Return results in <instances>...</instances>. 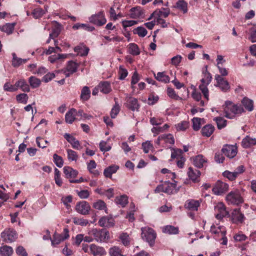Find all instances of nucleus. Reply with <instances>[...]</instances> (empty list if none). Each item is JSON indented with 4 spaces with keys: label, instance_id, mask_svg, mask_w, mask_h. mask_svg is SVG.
<instances>
[{
    "label": "nucleus",
    "instance_id": "obj_56",
    "mask_svg": "<svg viewBox=\"0 0 256 256\" xmlns=\"http://www.w3.org/2000/svg\"><path fill=\"white\" fill-rule=\"evenodd\" d=\"M28 97L26 94H20L16 96V100L20 103L26 104Z\"/></svg>",
    "mask_w": 256,
    "mask_h": 256
},
{
    "label": "nucleus",
    "instance_id": "obj_3",
    "mask_svg": "<svg viewBox=\"0 0 256 256\" xmlns=\"http://www.w3.org/2000/svg\"><path fill=\"white\" fill-rule=\"evenodd\" d=\"M176 182H170L168 181L164 182L162 184L158 186L154 190L155 192H163L168 194H172L176 188Z\"/></svg>",
    "mask_w": 256,
    "mask_h": 256
},
{
    "label": "nucleus",
    "instance_id": "obj_35",
    "mask_svg": "<svg viewBox=\"0 0 256 256\" xmlns=\"http://www.w3.org/2000/svg\"><path fill=\"white\" fill-rule=\"evenodd\" d=\"M156 79L158 80L164 82L168 83L170 81V77L166 74L164 72H158L156 74H154Z\"/></svg>",
    "mask_w": 256,
    "mask_h": 256
},
{
    "label": "nucleus",
    "instance_id": "obj_21",
    "mask_svg": "<svg viewBox=\"0 0 256 256\" xmlns=\"http://www.w3.org/2000/svg\"><path fill=\"white\" fill-rule=\"evenodd\" d=\"M160 136L162 137V147L168 146V144H174V138L170 134H162Z\"/></svg>",
    "mask_w": 256,
    "mask_h": 256
},
{
    "label": "nucleus",
    "instance_id": "obj_58",
    "mask_svg": "<svg viewBox=\"0 0 256 256\" xmlns=\"http://www.w3.org/2000/svg\"><path fill=\"white\" fill-rule=\"evenodd\" d=\"M192 127L194 130H198L201 126V118H194L192 120Z\"/></svg>",
    "mask_w": 256,
    "mask_h": 256
},
{
    "label": "nucleus",
    "instance_id": "obj_4",
    "mask_svg": "<svg viewBox=\"0 0 256 256\" xmlns=\"http://www.w3.org/2000/svg\"><path fill=\"white\" fill-rule=\"evenodd\" d=\"M141 230L142 238L148 242L150 246H152L156 235L154 230L148 227L142 228Z\"/></svg>",
    "mask_w": 256,
    "mask_h": 256
},
{
    "label": "nucleus",
    "instance_id": "obj_51",
    "mask_svg": "<svg viewBox=\"0 0 256 256\" xmlns=\"http://www.w3.org/2000/svg\"><path fill=\"white\" fill-rule=\"evenodd\" d=\"M214 120L216 122L218 129H222L226 125V120L222 117H216Z\"/></svg>",
    "mask_w": 256,
    "mask_h": 256
},
{
    "label": "nucleus",
    "instance_id": "obj_6",
    "mask_svg": "<svg viewBox=\"0 0 256 256\" xmlns=\"http://www.w3.org/2000/svg\"><path fill=\"white\" fill-rule=\"evenodd\" d=\"M1 238L6 242H12L16 240L17 234L14 230L8 228L1 233Z\"/></svg>",
    "mask_w": 256,
    "mask_h": 256
},
{
    "label": "nucleus",
    "instance_id": "obj_50",
    "mask_svg": "<svg viewBox=\"0 0 256 256\" xmlns=\"http://www.w3.org/2000/svg\"><path fill=\"white\" fill-rule=\"evenodd\" d=\"M12 64L14 67L18 68L22 64V58H18L15 53H12Z\"/></svg>",
    "mask_w": 256,
    "mask_h": 256
},
{
    "label": "nucleus",
    "instance_id": "obj_18",
    "mask_svg": "<svg viewBox=\"0 0 256 256\" xmlns=\"http://www.w3.org/2000/svg\"><path fill=\"white\" fill-rule=\"evenodd\" d=\"M90 253L94 256H104L106 252L104 249L101 246H98L94 244H92L90 246Z\"/></svg>",
    "mask_w": 256,
    "mask_h": 256
},
{
    "label": "nucleus",
    "instance_id": "obj_24",
    "mask_svg": "<svg viewBox=\"0 0 256 256\" xmlns=\"http://www.w3.org/2000/svg\"><path fill=\"white\" fill-rule=\"evenodd\" d=\"M188 174L189 178L194 182H197L199 180L198 178L200 175V172L198 170H194L192 167H190Z\"/></svg>",
    "mask_w": 256,
    "mask_h": 256
},
{
    "label": "nucleus",
    "instance_id": "obj_61",
    "mask_svg": "<svg viewBox=\"0 0 256 256\" xmlns=\"http://www.w3.org/2000/svg\"><path fill=\"white\" fill-rule=\"evenodd\" d=\"M73 222L75 224L77 225H80L81 226H86L88 223V220H86L84 218H73Z\"/></svg>",
    "mask_w": 256,
    "mask_h": 256
},
{
    "label": "nucleus",
    "instance_id": "obj_9",
    "mask_svg": "<svg viewBox=\"0 0 256 256\" xmlns=\"http://www.w3.org/2000/svg\"><path fill=\"white\" fill-rule=\"evenodd\" d=\"M214 79L216 82V86L220 88L224 92L229 90L230 86L228 82L219 74H216L214 76Z\"/></svg>",
    "mask_w": 256,
    "mask_h": 256
},
{
    "label": "nucleus",
    "instance_id": "obj_40",
    "mask_svg": "<svg viewBox=\"0 0 256 256\" xmlns=\"http://www.w3.org/2000/svg\"><path fill=\"white\" fill-rule=\"evenodd\" d=\"M119 238L122 244L126 246L130 245V238L129 234L126 232H122L120 234Z\"/></svg>",
    "mask_w": 256,
    "mask_h": 256
},
{
    "label": "nucleus",
    "instance_id": "obj_60",
    "mask_svg": "<svg viewBox=\"0 0 256 256\" xmlns=\"http://www.w3.org/2000/svg\"><path fill=\"white\" fill-rule=\"evenodd\" d=\"M4 90L6 92H16L17 90V88L16 86V84L14 85H12L9 82H6L4 86Z\"/></svg>",
    "mask_w": 256,
    "mask_h": 256
},
{
    "label": "nucleus",
    "instance_id": "obj_36",
    "mask_svg": "<svg viewBox=\"0 0 256 256\" xmlns=\"http://www.w3.org/2000/svg\"><path fill=\"white\" fill-rule=\"evenodd\" d=\"M178 227L172 226H166L162 228V232L169 234H176L178 233Z\"/></svg>",
    "mask_w": 256,
    "mask_h": 256
},
{
    "label": "nucleus",
    "instance_id": "obj_20",
    "mask_svg": "<svg viewBox=\"0 0 256 256\" xmlns=\"http://www.w3.org/2000/svg\"><path fill=\"white\" fill-rule=\"evenodd\" d=\"M98 224L102 227H112L114 225V220L112 217L103 216L98 222Z\"/></svg>",
    "mask_w": 256,
    "mask_h": 256
},
{
    "label": "nucleus",
    "instance_id": "obj_31",
    "mask_svg": "<svg viewBox=\"0 0 256 256\" xmlns=\"http://www.w3.org/2000/svg\"><path fill=\"white\" fill-rule=\"evenodd\" d=\"M64 173L66 177L68 178H70L76 177L78 174V172L74 170L70 166H64Z\"/></svg>",
    "mask_w": 256,
    "mask_h": 256
},
{
    "label": "nucleus",
    "instance_id": "obj_42",
    "mask_svg": "<svg viewBox=\"0 0 256 256\" xmlns=\"http://www.w3.org/2000/svg\"><path fill=\"white\" fill-rule=\"evenodd\" d=\"M144 12L140 8H133L130 10V17L133 18H136L142 17Z\"/></svg>",
    "mask_w": 256,
    "mask_h": 256
},
{
    "label": "nucleus",
    "instance_id": "obj_59",
    "mask_svg": "<svg viewBox=\"0 0 256 256\" xmlns=\"http://www.w3.org/2000/svg\"><path fill=\"white\" fill-rule=\"evenodd\" d=\"M153 148V146L150 141H146L142 144V148L146 154L148 153Z\"/></svg>",
    "mask_w": 256,
    "mask_h": 256
},
{
    "label": "nucleus",
    "instance_id": "obj_26",
    "mask_svg": "<svg viewBox=\"0 0 256 256\" xmlns=\"http://www.w3.org/2000/svg\"><path fill=\"white\" fill-rule=\"evenodd\" d=\"M214 127L212 124H208L204 126L202 129L201 132L203 136L209 137L214 130Z\"/></svg>",
    "mask_w": 256,
    "mask_h": 256
},
{
    "label": "nucleus",
    "instance_id": "obj_39",
    "mask_svg": "<svg viewBox=\"0 0 256 256\" xmlns=\"http://www.w3.org/2000/svg\"><path fill=\"white\" fill-rule=\"evenodd\" d=\"M128 51L133 56H138L140 54V50L138 45L134 43H130L128 44Z\"/></svg>",
    "mask_w": 256,
    "mask_h": 256
},
{
    "label": "nucleus",
    "instance_id": "obj_64",
    "mask_svg": "<svg viewBox=\"0 0 256 256\" xmlns=\"http://www.w3.org/2000/svg\"><path fill=\"white\" fill-rule=\"evenodd\" d=\"M248 39L252 42H256V28H252L250 30V34Z\"/></svg>",
    "mask_w": 256,
    "mask_h": 256
},
{
    "label": "nucleus",
    "instance_id": "obj_34",
    "mask_svg": "<svg viewBox=\"0 0 256 256\" xmlns=\"http://www.w3.org/2000/svg\"><path fill=\"white\" fill-rule=\"evenodd\" d=\"M13 252L12 248L7 245L2 246L0 248V256H11Z\"/></svg>",
    "mask_w": 256,
    "mask_h": 256
},
{
    "label": "nucleus",
    "instance_id": "obj_37",
    "mask_svg": "<svg viewBox=\"0 0 256 256\" xmlns=\"http://www.w3.org/2000/svg\"><path fill=\"white\" fill-rule=\"evenodd\" d=\"M90 97V90L87 86H84L80 94V99L82 101H87Z\"/></svg>",
    "mask_w": 256,
    "mask_h": 256
},
{
    "label": "nucleus",
    "instance_id": "obj_12",
    "mask_svg": "<svg viewBox=\"0 0 256 256\" xmlns=\"http://www.w3.org/2000/svg\"><path fill=\"white\" fill-rule=\"evenodd\" d=\"M222 152L226 156L232 158L236 156L237 148L234 146L226 144L223 147Z\"/></svg>",
    "mask_w": 256,
    "mask_h": 256
},
{
    "label": "nucleus",
    "instance_id": "obj_25",
    "mask_svg": "<svg viewBox=\"0 0 256 256\" xmlns=\"http://www.w3.org/2000/svg\"><path fill=\"white\" fill-rule=\"evenodd\" d=\"M100 90L104 94H106L112 91L110 84L107 81L100 82L98 85Z\"/></svg>",
    "mask_w": 256,
    "mask_h": 256
},
{
    "label": "nucleus",
    "instance_id": "obj_57",
    "mask_svg": "<svg viewBox=\"0 0 256 256\" xmlns=\"http://www.w3.org/2000/svg\"><path fill=\"white\" fill-rule=\"evenodd\" d=\"M53 158L54 161L58 167L61 168L62 166L64 164V161L60 156H59L55 154L53 156Z\"/></svg>",
    "mask_w": 256,
    "mask_h": 256
},
{
    "label": "nucleus",
    "instance_id": "obj_22",
    "mask_svg": "<svg viewBox=\"0 0 256 256\" xmlns=\"http://www.w3.org/2000/svg\"><path fill=\"white\" fill-rule=\"evenodd\" d=\"M64 138L72 145V147L76 150H78L80 146V143L74 137L69 134L66 133L64 136Z\"/></svg>",
    "mask_w": 256,
    "mask_h": 256
},
{
    "label": "nucleus",
    "instance_id": "obj_16",
    "mask_svg": "<svg viewBox=\"0 0 256 256\" xmlns=\"http://www.w3.org/2000/svg\"><path fill=\"white\" fill-rule=\"evenodd\" d=\"M170 14V10L168 8H162L161 9L156 10L148 18V20H150L152 17L154 18H166Z\"/></svg>",
    "mask_w": 256,
    "mask_h": 256
},
{
    "label": "nucleus",
    "instance_id": "obj_28",
    "mask_svg": "<svg viewBox=\"0 0 256 256\" xmlns=\"http://www.w3.org/2000/svg\"><path fill=\"white\" fill-rule=\"evenodd\" d=\"M200 204L198 200H187L185 206L186 208L191 210H197L198 208L200 206Z\"/></svg>",
    "mask_w": 256,
    "mask_h": 256
},
{
    "label": "nucleus",
    "instance_id": "obj_15",
    "mask_svg": "<svg viewBox=\"0 0 256 256\" xmlns=\"http://www.w3.org/2000/svg\"><path fill=\"white\" fill-rule=\"evenodd\" d=\"M244 215L240 212L239 209L233 210L231 214V220L234 224H241L244 220Z\"/></svg>",
    "mask_w": 256,
    "mask_h": 256
},
{
    "label": "nucleus",
    "instance_id": "obj_8",
    "mask_svg": "<svg viewBox=\"0 0 256 256\" xmlns=\"http://www.w3.org/2000/svg\"><path fill=\"white\" fill-rule=\"evenodd\" d=\"M69 237L68 230V228H65L64 230L63 233L62 234H58L55 233L54 236L52 239H51L52 244L53 246L59 244L61 242L68 238Z\"/></svg>",
    "mask_w": 256,
    "mask_h": 256
},
{
    "label": "nucleus",
    "instance_id": "obj_48",
    "mask_svg": "<svg viewBox=\"0 0 256 256\" xmlns=\"http://www.w3.org/2000/svg\"><path fill=\"white\" fill-rule=\"evenodd\" d=\"M134 34H137L140 37L145 36L148 33L146 30L142 26H138L133 30Z\"/></svg>",
    "mask_w": 256,
    "mask_h": 256
},
{
    "label": "nucleus",
    "instance_id": "obj_45",
    "mask_svg": "<svg viewBox=\"0 0 256 256\" xmlns=\"http://www.w3.org/2000/svg\"><path fill=\"white\" fill-rule=\"evenodd\" d=\"M243 106L249 111L253 110V102L251 100L244 98L242 102Z\"/></svg>",
    "mask_w": 256,
    "mask_h": 256
},
{
    "label": "nucleus",
    "instance_id": "obj_32",
    "mask_svg": "<svg viewBox=\"0 0 256 256\" xmlns=\"http://www.w3.org/2000/svg\"><path fill=\"white\" fill-rule=\"evenodd\" d=\"M118 168V166L116 165L110 166L104 169V174L106 177L110 178L112 174L116 173Z\"/></svg>",
    "mask_w": 256,
    "mask_h": 256
},
{
    "label": "nucleus",
    "instance_id": "obj_10",
    "mask_svg": "<svg viewBox=\"0 0 256 256\" xmlns=\"http://www.w3.org/2000/svg\"><path fill=\"white\" fill-rule=\"evenodd\" d=\"M228 189V185L225 182L220 181L217 182L212 188V192L216 195H221Z\"/></svg>",
    "mask_w": 256,
    "mask_h": 256
},
{
    "label": "nucleus",
    "instance_id": "obj_11",
    "mask_svg": "<svg viewBox=\"0 0 256 256\" xmlns=\"http://www.w3.org/2000/svg\"><path fill=\"white\" fill-rule=\"evenodd\" d=\"M89 20L91 23L99 26L104 24L106 21L103 12H100L92 16Z\"/></svg>",
    "mask_w": 256,
    "mask_h": 256
},
{
    "label": "nucleus",
    "instance_id": "obj_54",
    "mask_svg": "<svg viewBox=\"0 0 256 256\" xmlns=\"http://www.w3.org/2000/svg\"><path fill=\"white\" fill-rule=\"evenodd\" d=\"M68 158L70 160L76 161L78 158L77 153L70 149L67 150Z\"/></svg>",
    "mask_w": 256,
    "mask_h": 256
},
{
    "label": "nucleus",
    "instance_id": "obj_33",
    "mask_svg": "<svg viewBox=\"0 0 256 256\" xmlns=\"http://www.w3.org/2000/svg\"><path fill=\"white\" fill-rule=\"evenodd\" d=\"M193 162L196 167L201 168L204 166V164L206 162V160L202 155L200 154L194 158Z\"/></svg>",
    "mask_w": 256,
    "mask_h": 256
},
{
    "label": "nucleus",
    "instance_id": "obj_44",
    "mask_svg": "<svg viewBox=\"0 0 256 256\" xmlns=\"http://www.w3.org/2000/svg\"><path fill=\"white\" fill-rule=\"evenodd\" d=\"M61 31L60 26L58 24L55 25L52 28V32L50 33V38L53 40L58 36Z\"/></svg>",
    "mask_w": 256,
    "mask_h": 256
},
{
    "label": "nucleus",
    "instance_id": "obj_13",
    "mask_svg": "<svg viewBox=\"0 0 256 256\" xmlns=\"http://www.w3.org/2000/svg\"><path fill=\"white\" fill-rule=\"evenodd\" d=\"M90 208V204L86 201L80 202L78 203L76 206L77 212L83 215L88 214Z\"/></svg>",
    "mask_w": 256,
    "mask_h": 256
},
{
    "label": "nucleus",
    "instance_id": "obj_55",
    "mask_svg": "<svg viewBox=\"0 0 256 256\" xmlns=\"http://www.w3.org/2000/svg\"><path fill=\"white\" fill-rule=\"evenodd\" d=\"M93 207L94 208L98 210H102L106 208V204L104 201L102 200H98V201L94 203Z\"/></svg>",
    "mask_w": 256,
    "mask_h": 256
},
{
    "label": "nucleus",
    "instance_id": "obj_49",
    "mask_svg": "<svg viewBox=\"0 0 256 256\" xmlns=\"http://www.w3.org/2000/svg\"><path fill=\"white\" fill-rule=\"evenodd\" d=\"M96 164L94 160H91L88 164V169L95 176H98V172L97 170H94V169L96 168Z\"/></svg>",
    "mask_w": 256,
    "mask_h": 256
},
{
    "label": "nucleus",
    "instance_id": "obj_19",
    "mask_svg": "<svg viewBox=\"0 0 256 256\" xmlns=\"http://www.w3.org/2000/svg\"><path fill=\"white\" fill-rule=\"evenodd\" d=\"M126 106L132 111L138 110L139 108V104L137 99L133 97L128 96L126 98Z\"/></svg>",
    "mask_w": 256,
    "mask_h": 256
},
{
    "label": "nucleus",
    "instance_id": "obj_5",
    "mask_svg": "<svg viewBox=\"0 0 256 256\" xmlns=\"http://www.w3.org/2000/svg\"><path fill=\"white\" fill-rule=\"evenodd\" d=\"M226 200L229 204L238 205L243 202V198L240 192L235 190L229 192L226 196Z\"/></svg>",
    "mask_w": 256,
    "mask_h": 256
},
{
    "label": "nucleus",
    "instance_id": "obj_2",
    "mask_svg": "<svg viewBox=\"0 0 256 256\" xmlns=\"http://www.w3.org/2000/svg\"><path fill=\"white\" fill-rule=\"evenodd\" d=\"M88 234L93 236L94 240L98 242H106L110 238L109 232L106 229L93 228L89 232Z\"/></svg>",
    "mask_w": 256,
    "mask_h": 256
},
{
    "label": "nucleus",
    "instance_id": "obj_46",
    "mask_svg": "<svg viewBox=\"0 0 256 256\" xmlns=\"http://www.w3.org/2000/svg\"><path fill=\"white\" fill-rule=\"evenodd\" d=\"M14 24L8 23L0 28V30L8 34H10L12 32L14 29Z\"/></svg>",
    "mask_w": 256,
    "mask_h": 256
},
{
    "label": "nucleus",
    "instance_id": "obj_62",
    "mask_svg": "<svg viewBox=\"0 0 256 256\" xmlns=\"http://www.w3.org/2000/svg\"><path fill=\"white\" fill-rule=\"evenodd\" d=\"M224 176L228 178L230 180H234L238 176L234 172H230L229 171H225L224 173Z\"/></svg>",
    "mask_w": 256,
    "mask_h": 256
},
{
    "label": "nucleus",
    "instance_id": "obj_47",
    "mask_svg": "<svg viewBox=\"0 0 256 256\" xmlns=\"http://www.w3.org/2000/svg\"><path fill=\"white\" fill-rule=\"evenodd\" d=\"M116 100L117 98H114L115 104L112 108L110 112V116L112 118H114L116 117V116L119 113L120 110V107L118 104V102L116 101Z\"/></svg>",
    "mask_w": 256,
    "mask_h": 256
},
{
    "label": "nucleus",
    "instance_id": "obj_7",
    "mask_svg": "<svg viewBox=\"0 0 256 256\" xmlns=\"http://www.w3.org/2000/svg\"><path fill=\"white\" fill-rule=\"evenodd\" d=\"M216 218L218 220H222L224 217L228 215V212L226 210V208L222 202H218L214 206Z\"/></svg>",
    "mask_w": 256,
    "mask_h": 256
},
{
    "label": "nucleus",
    "instance_id": "obj_52",
    "mask_svg": "<svg viewBox=\"0 0 256 256\" xmlns=\"http://www.w3.org/2000/svg\"><path fill=\"white\" fill-rule=\"evenodd\" d=\"M212 79V76L208 72H206L204 74V78L200 80L201 84L208 86L210 83Z\"/></svg>",
    "mask_w": 256,
    "mask_h": 256
},
{
    "label": "nucleus",
    "instance_id": "obj_29",
    "mask_svg": "<svg viewBox=\"0 0 256 256\" xmlns=\"http://www.w3.org/2000/svg\"><path fill=\"white\" fill-rule=\"evenodd\" d=\"M16 86L17 88H20L22 91L24 92H29L30 88L29 85L24 79H20L16 82Z\"/></svg>",
    "mask_w": 256,
    "mask_h": 256
},
{
    "label": "nucleus",
    "instance_id": "obj_17",
    "mask_svg": "<svg viewBox=\"0 0 256 256\" xmlns=\"http://www.w3.org/2000/svg\"><path fill=\"white\" fill-rule=\"evenodd\" d=\"M210 232L212 234L216 235L215 238L218 240L220 235L226 234V228L223 226H216L215 225H212L210 227Z\"/></svg>",
    "mask_w": 256,
    "mask_h": 256
},
{
    "label": "nucleus",
    "instance_id": "obj_63",
    "mask_svg": "<svg viewBox=\"0 0 256 256\" xmlns=\"http://www.w3.org/2000/svg\"><path fill=\"white\" fill-rule=\"evenodd\" d=\"M188 126V123L186 121H183L180 123L178 124L176 126V128L178 130H186Z\"/></svg>",
    "mask_w": 256,
    "mask_h": 256
},
{
    "label": "nucleus",
    "instance_id": "obj_14",
    "mask_svg": "<svg viewBox=\"0 0 256 256\" xmlns=\"http://www.w3.org/2000/svg\"><path fill=\"white\" fill-rule=\"evenodd\" d=\"M78 64L73 61H69L66 65V69L63 70L64 74L66 77L70 76L72 74L76 72L78 68Z\"/></svg>",
    "mask_w": 256,
    "mask_h": 256
},
{
    "label": "nucleus",
    "instance_id": "obj_30",
    "mask_svg": "<svg viewBox=\"0 0 256 256\" xmlns=\"http://www.w3.org/2000/svg\"><path fill=\"white\" fill-rule=\"evenodd\" d=\"M256 144V139L251 138L249 136L245 137L242 142V145L244 148H250Z\"/></svg>",
    "mask_w": 256,
    "mask_h": 256
},
{
    "label": "nucleus",
    "instance_id": "obj_38",
    "mask_svg": "<svg viewBox=\"0 0 256 256\" xmlns=\"http://www.w3.org/2000/svg\"><path fill=\"white\" fill-rule=\"evenodd\" d=\"M174 8L182 11L184 14L188 12V4L184 0H178L174 6Z\"/></svg>",
    "mask_w": 256,
    "mask_h": 256
},
{
    "label": "nucleus",
    "instance_id": "obj_43",
    "mask_svg": "<svg viewBox=\"0 0 256 256\" xmlns=\"http://www.w3.org/2000/svg\"><path fill=\"white\" fill-rule=\"evenodd\" d=\"M28 82L30 83V86L33 88H38L41 84L40 80L34 76H32L29 78H28Z\"/></svg>",
    "mask_w": 256,
    "mask_h": 256
},
{
    "label": "nucleus",
    "instance_id": "obj_27",
    "mask_svg": "<svg viewBox=\"0 0 256 256\" xmlns=\"http://www.w3.org/2000/svg\"><path fill=\"white\" fill-rule=\"evenodd\" d=\"M89 50H90L88 47L82 44L74 48V52H77L78 54L82 56H87Z\"/></svg>",
    "mask_w": 256,
    "mask_h": 256
},
{
    "label": "nucleus",
    "instance_id": "obj_53",
    "mask_svg": "<svg viewBox=\"0 0 256 256\" xmlns=\"http://www.w3.org/2000/svg\"><path fill=\"white\" fill-rule=\"evenodd\" d=\"M199 88L203 94L204 98L207 101H208L209 100V92L208 86L204 84H200L199 86Z\"/></svg>",
    "mask_w": 256,
    "mask_h": 256
},
{
    "label": "nucleus",
    "instance_id": "obj_1",
    "mask_svg": "<svg viewBox=\"0 0 256 256\" xmlns=\"http://www.w3.org/2000/svg\"><path fill=\"white\" fill-rule=\"evenodd\" d=\"M224 116L230 119L234 118L235 116L244 112L242 107L238 104H234L232 102L226 100L222 106Z\"/></svg>",
    "mask_w": 256,
    "mask_h": 256
},
{
    "label": "nucleus",
    "instance_id": "obj_41",
    "mask_svg": "<svg viewBox=\"0 0 256 256\" xmlns=\"http://www.w3.org/2000/svg\"><path fill=\"white\" fill-rule=\"evenodd\" d=\"M115 202L122 207H124L128 203V197L125 194L116 196L115 198Z\"/></svg>",
    "mask_w": 256,
    "mask_h": 256
},
{
    "label": "nucleus",
    "instance_id": "obj_23",
    "mask_svg": "<svg viewBox=\"0 0 256 256\" xmlns=\"http://www.w3.org/2000/svg\"><path fill=\"white\" fill-rule=\"evenodd\" d=\"M76 110L72 108L70 109L66 114L65 120L66 123L72 124L76 120Z\"/></svg>",
    "mask_w": 256,
    "mask_h": 256
}]
</instances>
